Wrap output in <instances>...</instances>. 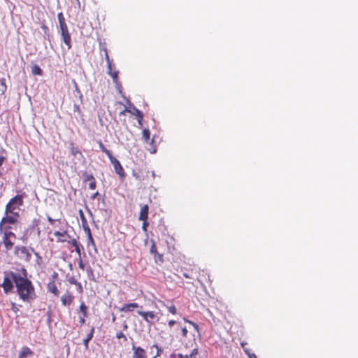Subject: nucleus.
Here are the masks:
<instances>
[{"mask_svg": "<svg viewBox=\"0 0 358 358\" xmlns=\"http://www.w3.org/2000/svg\"><path fill=\"white\" fill-rule=\"evenodd\" d=\"M47 289L48 292L52 293L54 296H58L59 295V291L55 282L49 281L47 284Z\"/></svg>", "mask_w": 358, "mask_h": 358, "instance_id": "obj_17", "label": "nucleus"}, {"mask_svg": "<svg viewBox=\"0 0 358 358\" xmlns=\"http://www.w3.org/2000/svg\"><path fill=\"white\" fill-rule=\"evenodd\" d=\"M168 310L169 313H171L172 315H176L178 311H177V308L176 307L175 305L172 304L169 306H166Z\"/></svg>", "mask_w": 358, "mask_h": 358, "instance_id": "obj_30", "label": "nucleus"}, {"mask_svg": "<svg viewBox=\"0 0 358 358\" xmlns=\"http://www.w3.org/2000/svg\"><path fill=\"white\" fill-rule=\"evenodd\" d=\"M32 251L34 252V255L36 256V257H39V255L38 252H34V249H32Z\"/></svg>", "mask_w": 358, "mask_h": 358, "instance_id": "obj_52", "label": "nucleus"}, {"mask_svg": "<svg viewBox=\"0 0 358 358\" xmlns=\"http://www.w3.org/2000/svg\"><path fill=\"white\" fill-rule=\"evenodd\" d=\"M110 163L113 165L115 173L121 178H125V172L120 162L112 155L108 157Z\"/></svg>", "mask_w": 358, "mask_h": 358, "instance_id": "obj_8", "label": "nucleus"}, {"mask_svg": "<svg viewBox=\"0 0 358 358\" xmlns=\"http://www.w3.org/2000/svg\"><path fill=\"white\" fill-rule=\"evenodd\" d=\"M78 266L82 270H84V268H85L84 264H83V261L81 259L80 260V262L78 263Z\"/></svg>", "mask_w": 358, "mask_h": 358, "instance_id": "obj_45", "label": "nucleus"}, {"mask_svg": "<svg viewBox=\"0 0 358 358\" xmlns=\"http://www.w3.org/2000/svg\"><path fill=\"white\" fill-rule=\"evenodd\" d=\"M23 205V196L16 195L9 200L5 208V215L0 221V231L5 224H15L20 217V206Z\"/></svg>", "mask_w": 358, "mask_h": 358, "instance_id": "obj_2", "label": "nucleus"}, {"mask_svg": "<svg viewBox=\"0 0 358 358\" xmlns=\"http://www.w3.org/2000/svg\"><path fill=\"white\" fill-rule=\"evenodd\" d=\"M141 221H143V225H142V229L144 231H147V227L149 225V223L148 222V220H142Z\"/></svg>", "mask_w": 358, "mask_h": 358, "instance_id": "obj_35", "label": "nucleus"}, {"mask_svg": "<svg viewBox=\"0 0 358 358\" xmlns=\"http://www.w3.org/2000/svg\"><path fill=\"white\" fill-rule=\"evenodd\" d=\"M54 235L55 237H57V242H61V243L65 242L66 241V237L69 236L66 231H56L54 232Z\"/></svg>", "mask_w": 358, "mask_h": 358, "instance_id": "obj_18", "label": "nucleus"}, {"mask_svg": "<svg viewBox=\"0 0 358 358\" xmlns=\"http://www.w3.org/2000/svg\"><path fill=\"white\" fill-rule=\"evenodd\" d=\"M13 280H12L11 278H10L9 277L4 278L3 282L2 283V287L6 293H8L9 292H10L13 289Z\"/></svg>", "mask_w": 358, "mask_h": 358, "instance_id": "obj_16", "label": "nucleus"}, {"mask_svg": "<svg viewBox=\"0 0 358 358\" xmlns=\"http://www.w3.org/2000/svg\"><path fill=\"white\" fill-rule=\"evenodd\" d=\"M246 344H247V343H244V342H242V343H241V347L243 348V350H244V349H246V348H245V345H246Z\"/></svg>", "mask_w": 358, "mask_h": 358, "instance_id": "obj_50", "label": "nucleus"}, {"mask_svg": "<svg viewBox=\"0 0 358 358\" xmlns=\"http://www.w3.org/2000/svg\"><path fill=\"white\" fill-rule=\"evenodd\" d=\"M7 90V85L4 78L0 79V96H3Z\"/></svg>", "mask_w": 358, "mask_h": 358, "instance_id": "obj_25", "label": "nucleus"}, {"mask_svg": "<svg viewBox=\"0 0 358 358\" xmlns=\"http://www.w3.org/2000/svg\"><path fill=\"white\" fill-rule=\"evenodd\" d=\"M98 144L99 145L101 150L103 152H104L108 156V157H109L112 155V152L106 148V146L104 145V144L102 143V141L101 140L98 141Z\"/></svg>", "mask_w": 358, "mask_h": 358, "instance_id": "obj_24", "label": "nucleus"}, {"mask_svg": "<svg viewBox=\"0 0 358 358\" xmlns=\"http://www.w3.org/2000/svg\"><path fill=\"white\" fill-rule=\"evenodd\" d=\"M87 316V315H82L79 317V321L81 324H85V317Z\"/></svg>", "mask_w": 358, "mask_h": 358, "instance_id": "obj_38", "label": "nucleus"}, {"mask_svg": "<svg viewBox=\"0 0 358 358\" xmlns=\"http://www.w3.org/2000/svg\"><path fill=\"white\" fill-rule=\"evenodd\" d=\"M74 300V296L69 291H66L62 296L61 301L64 306H69Z\"/></svg>", "mask_w": 358, "mask_h": 358, "instance_id": "obj_11", "label": "nucleus"}, {"mask_svg": "<svg viewBox=\"0 0 358 358\" xmlns=\"http://www.w3.org/2000/svg\"><path fill=\"white\" fill-rule=\"evenodd\" d=\"M78 213H79V215L80 217L82 227H83L84 231L90 230V228L87 223V219L84 215L83 211L81 209H80Z\"/></svg>", "mask_w": 358, "mask_h": 358, "instance_id": "obj_22", "label": "nucleus"}, {"mask_svg": "<svg viewBox=\"0 0 358 358\" xmlns=\"http://www.w3.org/2000/svg\"><path fill=\"white\" fill-rule=\"evenodd\" d=\"M139 307L138 303H124L121 308H120L119 310L123 313L132 312L135 308Z\"/></svg>", "mask_w": 358, "mask_h": 358, "instance_id": "obj_14", "label": "nucleus"}, {"mask_svg": "<svg viewBox=\"0 0 358 358\" xmlns=\"http://www.w3.org/2000/svg\"><path fill=\"white\" fill-rule=\"evenodd\" d=\"M69 283H70V284H71V285H76L77 284H78V281L76 280V278H73V277L70 278L69 279Z\"/></svg>", "mask_w": 358, "mask_h": 358, "instance_id": "obj_39", "label": "nucleus"}, {"mask_svg": "<svg viewBox=\"0 0 358 358\" xmlns=\"http://www.w3.org/2000/svg\"><path fill=\"white\" fill-rule=\"evenodd\" d=\"M176 321L173 320H171L168 322V325L169 327H172L174 324H176Z\"/></svg>", "mask_w": 358, "mask_h": 358, "instance_id": "obj_43", "label": "nucleus"}, {"mask_svg": "<svg viewBox=\"0 0 358 358\" xmlns=\"http://www.w3.org/2000/svg\"><path fill=\"white\" fill-rule=\"evenodd\" d=\"M126 113H127V110H125V108L120 113V115H124Z\"/></svg>", "mask_w": 358, "mask_h": 358, "instance_id": "obj_49", "label": "nucleus"}, {"mask_svg": "<svg viewBox=\"0 0 358 358\" xmlns=\"http://www.w3.org/2000/svg\"><path fill=\"white\" fill-rule=\"evenodd\" d=\"M85 232L86 233V234L87 236V245L89 246L90 245H92L94 247H95L96 245H95L94 238L92 237L91 229H90L88 231H85Z\"/></svg>", "mask_w": 358, "mask_h": 358, "instance_id": "obj_26", "label": "nucleus"}, {"mask_svg": "<svg viewBox=\"0 0 358 358\" xmlns=\"http://www.w3.org/2000/svg\"><path fill=\"white\" fill-rule=\"evenodd\" d=\"M100 46H101V50L104 52L105 59L106 60L107 66H108V73L112 77L113 83L115 84H117L119 82V80H118L119 72H118V71L113 70L111 61L109 58L108 50H107L105 44L100 43Z\"/></svg>", "mask_w": 358, "mask_h": 358, "instance_id": "obj_5", "label": "nucleus"}, {"mask_svg": "<svg viewBox=\"0 0 358 358\" xmlns=\"http://www.w3.org/2000/svg\"><path fill=\"white\" fill-rule=\"evenodd\" d=\"M71 154L73 155V156H76L77 154H81V152H80V150L77 148H75V147H73L71 150Z\"/></svg>", "mask_w": 358, "mask_h": 358, "instance_id": "obj_37", "label": "nucleus"}, {"mask_svg": "<svg viewBox=\"0 0 358 358\" xmlns=\"http://www.w3.org/2000/svg\"><path fill=\"white\" fill-rule=\"evenodd\" d=\"M116 338L117 339H121L122 338L124 340V341H127V336L124 335V334L122 331H120V332H117V334H116Z\"/></svg>", "mask_w": 358, "mask_h": 358, "instance_id": "obj_32", "label": "nucleus"}, {"mask_svg": "<svg viewBox=\"0 0 358 358\" xmlns=\"http://www.w3.org/2000/svg\"><path fill=\"white\" fill-rule=\"evenodd\" d=\"M244 352L248 355L250 358H257L255 354L250 352L248 349H244Z\"/></svg>", "mask_w": 358, "mask_h": 358, "instance_id": "obj_36", "label": "nucleus"}, {"mask_svg": "<svg viewBox=\"0 0 358 358\" xmlns=\"http://www.w3.org/2000/svg\"><path fill=\"white\" fill-rule=\"evenodd\" d=\"M48 358H49V357H48Z\"/></svg>", "mask_w": 358, "mask_h": 358, "instance_id": "obj_55", "label": "nucleus"}, {"mask_svg": "<svg viewBox=\"0 0 358 358\" xmlns=\"http://www.w3.org/2000/svg\"><path fill=\"white\" fill-rule=\"evenodd\" d=\"M41 220L38 218H35L32 220L31 224L29 226V227L27 229V231L29 229L34 230L36 229L37 231V234L38 236L41 234V229L39 228Z\"/></svg>", "mask_w": 358, "mask_h": 358, "instance_id": "obj_21", "label": "nucleus"}, {"mask_svg": "<svg viewBox=\"0 0 358 358\" xmlns=\"http://www.w3.org/2000/svg\"><path fill=\"white\" fill-rule=\"evenodd\" d=\"M138 315L141 316L143 320L149 324H154L155 320L157 318L154 311H137Z\"/></svg>", "mask_w": 358, "mask_h": 358, "instance_id": "obj_9", "label": "nucleus"}, {"mask_svg": "<svg viewBox=\"0 0 358 358\" xmlns=\"http://www.w3.org/2000/svg\"><path fill=\"white\" fill-rule=\"evenodd\" d=\"M124 328L125 329H127V324H124Z\"/></svg>", "mask_w": 358, "mask_h": 358, "instance_id": "obj_54", "label": "nucleus"}, {"mask_svg": "<svg viewBox=\"0 0 358 358\" xmlns=\"http://www.w3.org/2000/svg\"><path fill=\"white\" fill-rule=\"evenodd\" d=\"M23 274L10 272V275L15 283L16 292L24 302L30 303L36 297L35 288L27 277V271L23 268Z\"/></svg>", "mask_w": 358, "mask_h": 358, "instance_id": "obj_1", "label": "nucleus"}, {"mask_svg": "<svg viewBox=\"0 0 358 358\" xmlns=\"http://www.w3.org/2000/svg\"><path fill=\"white\" fill-rule=\"evenodd\" d=\"M132 358H148L145 350L140 346L132 345Z\"/></svg>", "mask_w": 358, "mask_h": 358, "instance_id": "obj_10", "label": "nucleus"}, {"mask_svg": "<svg viewBox=\"0 0 358 358\" xmlns=\"http://www.w3.org/2000/svg\"><path fill=\"white\" fill-rule=\"evenodd\" d=\"M48 220L52 224H53V223L55 222V220L53 219H52L51 217H48Z\"/></svg>", "mask_w": 358, "mask_h": 358, "instance_id": "obj_48", "label": "nucleus"}, {"mask_svg": "<svg viewBox=\"0 0 358 358\" xmlns=\"http://www.w3.org/2000/svg\"><path fill=\"white\" fill-rule=\"evenodd\" d=\"M99 194V192H96L94 193V194L91 196V199H95V198H96Z\"/></svg>", "mask_w": 358, "mask_h": 358, "instance_id": "obj_46", "label": "nucleus"}, {"mask_svg": "<svg viewBox=\"0 0 358 358\" xmlns=\"http://www.w3.org/2000/svg\"><path fill=\"white\" fill-rule=\"evenodd\" d=\"M183 320H184V321H185V322H187V323L190 324L191 325H192V327H194V329L197 332H199V325H198L196 323H195V322H192V321H191V320H187V318H185V317H184V318H183Z\"/></svg>", "mask_w": 358, "mask_h": 358, "instance_id": "obj_29", "label": "nucleus"}, {"mask_svg": "<svg viewBox=\"0 0 358 358\" xmlns=\"http://www.w3.org/2000/svg\"><path fill=\"white\" fill-rule=\"evenodd\" d=\"M183 276L185 278H192V277L187 273H183Z\"/></svg>", "mask_w": 358, "mask_h": 358, "instance_id": "obj_47", "label": "nucleus"}, {"mask_svg": "<svg viewBox=\"0 0 358 358\" xmlns=\"http://www.w3.org/2000/svg\"><path fill=\"white\" fill-rule=\"evenodd\" d=\"M150 252H151V253L155 254V255L157 254V248L154 244L152 245V247L150 248Z\"/></svg>", "mask_w": 358, "mask_h": 358, "instance_id": "obj_42", "label": "nucleus"}, {"mask_svg": "<svg viewBox=\"0 0 358 358\" xmlns=\"http://www.w3.org/2000/svg\"><path fill=\"white\" fill-rule=\"evenodd\" d=\"M148 210H149V207L147 204L141 206L140 213H139L138 220H148Z\"/></svg>", "mask_w": 358, "mask_h": 358, "instance_id": "obj_19", "label": "nucleus"}, {"mask_svg": "<svg viewBox=\"0 0 358 358\" xmlns=\"http://www.w3.org/2000/svg\"><path fill=\"white\" fill-rule=\"evenodd\" d=\"M22 241H23L24 242H25V241L27 240V237L26 234H24V235L23 236V237L22 238Z\"/></svg>", "mask_w": 358, "mask_h": 358, "instance_id": "obj_51", "label": "nucleus"}, {"mask_svg": "<svg viewBox=\"0 0 358 358\" xmlns=\"http://www.w3.org/2000/svg\"><path fill=\"white\" fill-rule=\"evenodd\" d=\"M198 353H199L198 349L197 348H194L192 350V352L189 354V355H183L181 353L172 354L170 356V358H196V355H198Z\"/></svg>", "mask_w": 358, "mask_h": 358, "instance_id": "obj_15", "label": "nucleus"}, {"mask_svg": "<svg viewBox=\"0 0 358 358\" xmlns=\"http://www.w3.org/2000/svg\"><path fill=\"white\" fill-rule=\"evenodd\" d=\"M11 227L10 224H5L3 226L2 243L6 251L11 250L14 247V241L16 239L15 233L10 231Z\"/></svg>", "mask_w": 358, "mask_h": 358, "instance_id": "obj_3", "label": "nucleus"}, {"mask_svg": "<svg viewBox=\"0 0 358 358\" xmlns=\"http://www.w3.org/2000/svg\"><path fill=\"white\" fill-rule=\"evenodd\" d=\"M143 116H144L143 113L140 115L136 116V119H137L138 124V127H140V128H141L143 127Z\"/></svg>", "mask_w": 358, "mask_h": 358, "instance_id": "obj_31", "label": "nucleus"}, {"mask_svg": "<svg viewBox=\"0 0 358 358\" xmlns=\"http://www.w3.org/2000/svg\"><path fill=\"white\" fill-rule=\"evenodd\" d=\"M59 275L57 272L54 271L50 278L49 281H53L56 282V280L58 279Z\"/></svg>", "mask_w": 358, "mask_h": 358, "instance_id": "obj_33", "label": "nucleus"}, {"mask_svg": "<svg viewBox=\"0 0 358 358\" xmlns=\"http://www.w3.org/2000/svg\"><path fill=\"white\" fill-rule=\"evenodd\" d=\"M73 247L75 248V250L76 253L80 256L81 254V248L82 245L76 241V239L73 238L69 242Z\"/></svg>", "mask_w": 358, "mask_h": 358, "instance_id": "obj_23", "label": "nucleus"}, {"mask_svg": "<svg viewBox=\"0 0 358 358\" xmlns=\"http://www.w3.org/2000/svg\"><path fill=\"white\" fill-rule=\"evenodd\" d=\"M76 286H77V289H78V292L80 294L83 293V288L81 283L78 282V284H77Z\"/></svg>", "mask_w": 358, "mask_h": 358, "instance_id": "obj_40", "label": "nucleus"}, {"mask_svg": "<svg viewBox=\"0 0 358 358\" xmlns=\"http://www.w3.org/2000/svg\"><path fill=\"white\" fill-rule=\"evenodd\" d=\"M79 310L82 313V315H87V307L84 301H82L80 303V305L79 306Z\"/></svg>", "mask_w": 358, "mask_h": 358, "instance_id": "obj_28", "label": "nucleus"}, {"mask_svg": "<svg viewBox=\"0 0 358 358\" xmlns=\"http://www.w3.org/2000/svg\"><path fill=\"white\" fill-rule=\"evenodd\" d=\"M125 110H127V113H129L133 115H135L136 117L137 115H140L143 114V112H141L140 110H138L132 103H129V107L125 108Z\"/></svg>", "mask_w": 358, "mask_h": 358, "instance_id": "obj_20", "label": "nucleus"}, {"mask_svg": "<svg viewBox=\"0 0 358 358\" xmlns=\"http://www.w3.org/2000/svg\"><path fill=\"white\" fill-rule=\"evenodd\" d=\"M14 254L19 259L29 262L31 258V254L28 248L24 245H17L14 248Z\"/></svg>", "mask_w": 358, "mask_h": 358, "instance_id": "obj_6", "label": "nucleus"}, {"mask_svg": "<svg viewBox=\"0 0 358 358\" xmlns=\"http://www.w3.org/2000/svg\"><path fill=\"white\" fill-rule=\"evenodd\" d=\"M94 333V328L93 327H92L90 332L87 335L86 338L91 341L92 338H93Z\"/></svg>", "mask_w": 358, "mask_h": 358, "instance_id": "obj_34", "label": "nucleus"}, {"mask_svg": "<svg viewBox=\"0 0 358 358\" xmlns=\"http://www.w3.org/2000/svg\"><path fill=\"white\" fill-rule=\"evenodd\" d=\"M84 182L89 181V188L90 189H95L96 187V181L92 174H88L87 172L83 173Z\"/></svg>", "mask_w": 358, "mask_h": 358, "instance_id": "obj_12", "label": "nucleus"}, {"mask_svg": "<svg viewBox=\"0 0 358 358\" xmlns=\"http://www.w3.org/2000/svg\"><path fill=\"white\" fill-rule=\"evenodd\" d=\"M188 331L186 327L182 328V335L183 337H187Z\"/></svg>", "mask_w": 358, "mask_h": 358, "instance_id": "obj_41", "label": "nucleus"}, {"mask_svg": "<svg viewBox=\"0 0 358 358\" xmlns=\"http://www.w3.org/2000/svg\"><path fill=\"white\" fill-rule=\"evenodd\" d=\"M34 355V351L28 346H23L20 349L17 358H29Z\"/></svg>", "mask_w": 358, "mask_h": 358, "instance_id": "obj_13", "label": "nucleus"}, {"mask_svg": "<svg viewBox=\"0 0 358 358\" xmlns=\"http://www.w3.org/2000/svg\"><path fill=\"white\" fill-rule=\"evenodd\" d=\"M57 18L62 40L69 50L71 48V37L66 23L65 17L62 12L57 14Z\"/></svg>", "mask_w": 358, "mask_h": 358, "instance_id": "obj_4", "label": "nucleus"}, {"mask_svg": "<svg viewBox=\"0 0 358 358\" xmlns=\"http://www.w3.org/2000/svg\"><path fill=\"white\" fill-rule=\"evenodd\" d=\"M90 340H88V339H87V338H85V339L83 340V344H84V345H85V348H86V349H87V348H88V343H89V342H90Z\"/></svg>", "mask_w": 358, "mask_h": 358, "instance_id": "obj_44", "label": "nucleus"}, {"mask_svg": "<svg viewBox=\"0 0 358 358\" xmlns=\"http://www.w3.org/2000/svg\"><path fill=\"white\" fill-rule=\"evenodd\" d=\"M142 139L143 141L150 145V148H148V150L150 153H155L157 151L156 146L154 145L155 140L154 138H150V131L148 128H144L142 132Z\"/></svg>", "mask_w": 358, "mask_h": 358, "instance_id": "obj_7", "label": "nucleus"}, {"mask_svg": "<svg viewBox=\"0 0 358 358\" xmlns=\"http://www.w3.org/2000/svg\"><path fill=\"white\" fill-rule=\"evenodd\" d=\"M42 29L45 30V29H48V27L45 25H43Z\"/></svg>", "mask_w": 358, "mask_h": 358, "instance_id": "obj_53", "label": "nucleus"}, {"mask_svg": "<svg viewBox=\"0 0 358 358\" xmlns=\"http://www.w3.org/2000/svg\"><path fill=\"white\" fill-rule=\"evenodd\" d=\"M31 73L36 76H41L43 74V71L38 65L35 64L31 67Z\"/></svg>", "mask_w": 358, "mask_h": 358, "instance_id": "obj_27", "label": "nucleus"}]
</instances>
